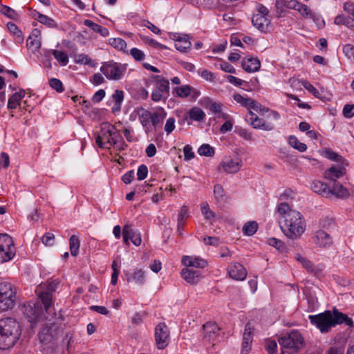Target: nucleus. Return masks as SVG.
Listing matches in <instances>:
<instances>
[{
	"label": "nucleus",
	"mask_w": 354,
	"mask_h": 354,
	"mask_svg": "<svg viewBox=\"0 0 354 354\" xmlns=\"http://www.w3.org/2000/svg\"><path fill=\"white\" fill-rule=\"evenodd\" d=\"M280 215V227L284 235L291 239H299L306 229V223L301 214L290 207L288 203H281L277 207Z\"/></svg>",
	"instance_id": "nucleus-2"
},
{
	"label": "nucleus",
	"mask_w": 354,
	"mask_h": 354,
	"mask_svg": "<svg viewBox=\"0 0 354 354\" xmlns=\"http://www.w3.org/2000/svg\"><path fill=\"white\" fill-rule=\"evenodd\" d=\"M344 55L350 59H354V46L351 44H346L343 47Z\"/></svg>",
	"instance_id": "nucleus-64"
},
{
	"label": "nucleus",
	"mask_w": 354,
	"mask_h": 354,
	"mask_svg": "<svg viewBox=\"0 0 354 354\" xmlns=\"http://www.w3.org/2000/svg\"><path fill=\"white\" fill-rule=\"evenodd\" d=\"M343 115L346 118L354 116V104H346L343 109Z\"/></svg>",
	"instance_id": "nucleus-60"
},
{
	"label": "nucleus",
	"mask_w": 354,
	"mask_h": 354,
	"mask_svg": "<svg viewBox=\"0 0 354 354\" xmlns=\"http://www.w3.org/2000/svg\"><path fill=\"white\" fill-rule=\"evenodd\" d=\"M52 54L62 66H66L68 63V57L65 52L53 50Z\"/></svg>",
	"instance_id": "nucleus-39"
},
{
	"label": "nucleus",
	"mask_w": 354,
	"mask_h": 354,
	"mask_svg": "<svg viewBox=\"0 0 354 354\" xmlns=\"http://www.w3.org/2000/svg\"><path fill=\"white\" fill-rule=\"evenodd\" d=\"M124 273L128 282L133 281L138 286H142L145 283V272L142 269H136L132 274L129 272Z\"/></svg>",
	"instance_id": "nucleus-17"
},
{
	"label": "nucleus",
	"mask_w": 354,
	"mask_h": 354,
	"mask_svg": "<svg viewBox=\"0 0 354 354\" xmlns=\"http://www.w3.org/2000/svg\"><path fill=\"white\" fill-rule=\"evenodd\" d=\"M0 12L13 19H15L18 17V15L15 10L5 5L0 6Z\"/></svg>",
	"instance_id": "nucleus-47"
},
{
	"label": "nucleus",
	"mask_w": 354,
	"mask_h": 354,
	"mask_svg": "<svg viewBox=\"0 0 354 354\" xmlns=\"http://www.w3.org/2000/svg\"><path fill=\"white\" fill-rule=\"evenodd\" d=\"M297 10L303 17L315 20V14L309 8L308 6L300 3Z\"/></svg>",
	"instance_id": "nucleus-42"
},
{
	"label": "nucleus",
	"mask_w": 354,
	"mask_h": 354,
	"mask_svg": "<svg viewBox=\"0 0 354 354\" xmlns=\"http://www.w3.org/2000/svg\"><path fill=\"white\" fill-rule=\"evenodd\" d=\"M346 173V169L343 166L336 167L332 166L326 169L324 174V178L334 182H337V179L344 176Z\"/></svg>",
	"instance_id": "nucleus-21"
},
{
	"label": "nucleus",
	"mask_w": 354,
	"mask_h": 354,
	"mask_svg": "<svg viewBox=\"0 0 354 354\" xmlns=\"http://www.w3.org/2000/svg\"><path fill=\"white\" fill-rule=\"evenodd\" d=\"M250 109H253L257 112L263 113L264 112L268 111V108L263 107L260 103L254 100H252V101L250 102Z\"/></svg>",
	"instance_id": "nucleus-63"
},
{
	"label": "nucleus",
	"mask_w": 354,
	"mask_h": 354,
	"mask_svg": "<svg viewBox=\"0 0 354 354\" xmlns=\"http://www.w3.org/2000/svg\"><path fill=\"white\" fill-rule=\"evenodd\" d=\"M37 20L41 24L46 25L50 28L57 27V24L55 21V20L45 15H39L38 17L37 18Z\"/></svg>",
	"instance_id": "nucleus-46"
},
{
	"label": "nucleus",
	"mask_w": 354,
	"mask_h": 354,
	"mask_svg": "<svg viewBox=\"0 0 354 354\" xmlns=\"http://www.w3.org/2000/svg\"><path fill=\"white\" fill-rule=\"evenodd\" d=\"M17 296L16 294L0 296V310L2 311L12 309L16 302Z\"/></svg>",
	"instance_id": "nucleus-25"
},
{
	"label": "nucleus",
	"mask_w": 354,
	"mask_h": 354,
	"mask_svg": "<svg viewBox=\"0 0 354 354\" xmlns=\"http://www.w3.org/2000/svg\"><path fill=\"white\" fill-rule=\"evenodd\" d=\"M314 242L320 248H329L333 243L332 237L324 230H318L316 232Z\"/></svg>",
	"instance_id": "nucleus-13"
},
{
	"label": "nucleus",
	"mask_w": 354,
	"mask_h": 354,
	"mask_svg": "<svg viewBox=\"0 0 354 354\" xmlns=\"http://www.w3.org/2000/svg\"><path fill=\"white\" fill-rule=\"evenodd\" d=\"M289 145L293 148L297 149L301 152L306 151L307 146L306 144L300 142L296 136H290L288 138Z\"/></svg>",
	"instance_id": "nucleus-37"
},
{
	"label": "nucleus",
	"mask_w": 354,
	"mask_h": 354,
	"mask_svg": "<svg viewBox=\"0 0 354 354\" xmlns=\"http://www.w3.org/2000/svg\"><path fill=\"white\" fill-rule=\"evenodd\" d=\"M241 66L244 71L248 73L257 72L261 67V62L258 58L250 57L243 58Z\"/></svg>",
	"instance_id": "nucleus-20"
},
{
	"label": "nucleus",
	"mask_w": 354,
	"mask_h": 354,
	"mask_svg": "<svg viewBox=\"0 0 354 354\" xmlns=\"http://www.w3.org/2000/svg\"><path fill=\"white\" fill-rule=\"evenodd\" d=\"M250 124L252 126L254 129H263L266 131H270L273 129V127L267 124L264 120L259 118L258 116H255L254 118H250Z\"/></svg>",
	"instance_id": "nucleus-30"
},
{
	"label": "nucleus",
	"mask_w": 354,
	"mask_h": 354,
	"mask_svg": "<svg viewBox=\"0 0 354 354\" xmlns=\"http://www.w3.org/2000/svg\"><path fill=\"white\" fill-rule=\"evenodd\" d=\"M49 85L58 93H62L64 90L62 82L57 78L50 79Z\"/></svg>",
	"instance_id": "nucleus-49"
},
{
	"label": "nucleus",
	"mask_w": 354,
	"mask_h": 354,
	"mask_svg": "<svg viewBox=\"0 0 354 354\" xmlns=\"http://www.w3.org/2000/svg\"><path fill=\"white\" fill-rule=\"evenodd\" d=\"M296 259L307 270V271L315 276L319 275L322 272V268L315 266L307 258L301 256L300 254L296 255Z\"/></svg>",
	"instance_id": "nucleus-18"
},
{
	"label": "nucleus",
	"mask_w": 354,
	"mask_h": 354,
	"mask_svg": "<svg viewBox=\"0 0 354 354\" xmlns=\"http://www.w3.org/2000/svg\"><path fill=\"white\" fill-rule=\"evenodd\" d=\"M201 212L205 219L209 220L215 216V214L209 209L207 203L201 207Z\"/></svg>",
	"instance_id": "nucleus-59"
},
{
	"label": "nucleus",
	"mask_w": 354,
	"mask_h": 354,
	"mask_svg": "<svg viewBox=\"0 0 354 354\" xmlns=\"http://www.w3.org/2000/svg\"><path fill=\"white\" fill-rule=\"evenodd\" d=\"M277 340L282 350L286 348L293 353H298L305 346L304 338L297 330H290L279 337Z\"/></svg>",
	"instance_id": "nucleus-4"
},
{
	"label": "nucleus",
	"mask_w": 354,
	"mask_h": 354,
	"mask_svg": "<svg viewBox=\"0 0 354 354\" xmlns=\"http://www.w3.org/2000/svg\"><path fill=\"white\" fill-rule=\"evenodd\" d=\"M174 39L176 41L175 47L178 50L186 52L187 50L191 48L192 44L187 35L181 36L180 34L176 33L174 35Z\"/></svg>",
	"instance_id": "nucleus-22"
},
{
	"label": "nucleus",
	"mask_w": 354,
	"mask_h": 354,
	"mask_svg": "<svg viewBox=\"0 0 354 354\" xmlns=\"http://www.w3.org/2000/svg\"><path fill=\"white\" fill-rule=\"evenodd\" d=\"M10 293L16 294V288L8 282H1L0 283V296L8 295Z\"/></svg>",
	"instance_id": "nucleus-40"
},
{
	"label": "nucleus",
	"mask_w": 354,
	"mask_h": 354,
	"mask_svg": "<svg viewBox=\"0 0 354 354\" xmlns=\"http://www.w3.org/2000/svg\"><path fill=\"white\" fill-rule=\"evenodd\" d=\"M268 244L277 249L280 252H286V245L281 241L276 238L272 237L268 239Z\"/></svg>",
	"instance_id": "nucleus-43"
},
{
	"label": "nucleus",
	"mask_w": 354,
	"mask_h": 354,
	"mask_svg": "<svg viewBox=\"0 0 354 354\" xmlns=\"http://www.w3.org/2000/svg\"><path fill=\"white\" fill-rule=\"evenodd\" d=\"M311 189L315 193L328 197L330 196V187L326 183L321 181H315L312 183Z\"/></svg>",
	"instance_id": "nucleus-28"
},
{
	"label": "nucleus",
	"mask_w": 354,
	"mask_h": 354,
	"mask_svg": "<svg viewBox=\"0 0 354 354\" xmlns=\"http://www.w3.org/2000/svg\"><path fill=\"white\" fill-rule=\"evenodd\" d=\"M167 113L162 108L160 109V112H155L151 113V122L154 127L162 122L166 117Z\"/></svg>",
	"instance_id": "nucleus-41"
},
{
	"label": "nucleus",
	"mask_w": 354,
	"mask_h": 354,
	"mask_svg": "<svg viewBox=\"0 0 354 354\" xmlns=\"http://www.w3.org/2000/svg\"><path fill=\"white\" fill-rule=\"evenodd\" d=\"M334 195L338 198H346L350 196L348 190L340 183L334 182L333 185L330 188V196Z\"/></svg>",
	"instance_id": "nucleus-24"
},
{
	"label": "nucleus",
	"mask_w": 354,
	"mask_h": 354,
	"mask_svg": "<svg viewBox=\"0 0 354 354\" xmlns=\"http://www.w3.org/2000/svg\"><path fill=\"white\" fill-rule=\"evenodd\" d=\"M322 155L328 160L335 161L337 162L343 163L344 161V159L342 156L329 148L325 149L322 152Z\"/></svg>",
	"instance_id": "nucleus-34"
},
{
	"label": "nucleus",
	"mask_w": 354,
	"mask_h": 354,
	"mask_svg": "<svg viewBox=\"0 0 354 354\" xmlns=\"http://www.w3.org/2000/svg\"><path fill=\"white\" fill-rule=\"evenodd\" d=\"M39 298V301H30L24 305V314L30 323L46 321L39 333V338L41 342L47 344L53 339L52 327L60 324L62 316L53 312L50 292H42Z\"/></svg>",
	"instance_id": "nucleus-1"
},
{
	"label": "nucleus",
	"mask_w": 354,
	"mask_h": 354,
	"mask_svg": "<svg viewBox=\"0 0 354 354\" xmlns=\"http://www.w3.org/2000/svg\"><path fill=\"white\" fill-rule=\"evenodd\" d=\"M84 26L90 28L94 32L99 33L102 37H106L109 34V32L106 28L102 27L90 19H86L84 21Z\"/></svg>",
	"instance_id": "nucleus-29"
},
{
	"label": "nucleus",
	"mask_w": 354,
	"mask_h": 354,
	"mask_svg": "<svg viewBox=\"0 0 354 354\" xmlns=\"http://www.w3.org/2000/svg\"><path fill=\"white\" fill-rule=\"evenodd\" d=\"M203 241L205 245L218 246L220 244V239L216 236H205Z\"/></svg>",
	"instance_id": "nucleus-62"
},
{
	"label": "nucleus",
	"mask_w": 354,
	"mask_h": 354,
	"mask_svg": "<svg viewBox=\"0 0 354 354\" xmlns=\"http://www.w3.org/2000/svg\"><path fill=\"white\" fill-rule=\"evenodd\" d=\"M336 25H344L354 30V19L343 15H337L334 20Z\"/></svg>",
	"instance_id": "nucleus-31"
},
{
	"label": "nucleus",
	"mask_w": 354,
	"mask_h": 354,
	"mask_svg": "<svg viewBox=\"0 0 354 354\" xmlns=\"http://www.w3.org/2000/svg\"><path fill=\"white\" fill-rule=\"evenodd\" d=\"M308 319L310 323L319 328L322 333H328L333 327L330 310H326L315 315H309Z\"/></svg>",
	"instance_id": "nucleus-8"
},
{
	"label": "nucleus",
	"mask_w": 354,
	"mask_h": 354,
	"mask_svg": "<svg viewBox=\"0 0 354 354\" xmlns=\"http://www.w3.org/2000/svg\"><path fill=\"white\" fill-rule=\"evenodd\" d=\"M252 22L254 26L262 32H266L268 29V25L270 24V20L261 15H254L252 18Z\"/></svg>",
	"instance_id": "nucleus-19"
},
{
	"label": "nucleus",
	"mask_w": 354,
	"mask_h": 354,
	"mask_svg": "<svg viewBox=\"0 0 354 354\" xmlns=\"http://www.w3.org/2000/svg\"><path fill=\"white\" fill-rule=\"evenodd\" d=\"M114 126L109 122H103L101 124L100 131L95 133V142L100 148H106V144L111 145L112 130Z\"/></svg>",
	"instance_id": "nucleus-9"
},
{
	"label": "nucleus",
	"mask_w": 354,
	"mask_h": 354,
	"mask_svg": "<svg viewBox=\"0 0 354 354\" xmlns=\"http://www.w3.org/2000/svg\"><path fill=\"white\" fill-rule=\"evenodd\" d=\"M75 62L78 64L91 65L92 60L88 55L84 54H80L76 55L75 58Z\"/></svg>",
	"instance_id": "nucleus-53"
},
{
	"label": "nucleus",
	"mask_w": 354,
	"mask_h": 354,
	"mask_svg": "<svg viewBox=\"0 0 354 354\" xmlns=\"http://www.w3.org/2000/svg\"><path fill=\"white\" fill-rule=\"evenodd\" d=\"M205 118V112L199 107L195 106L192 108L187 113H186L183 117L184 120L187 121V124L189 125L192 124L189 120H194L197 122L203 121Z\"/></svg>",
	"instance_id": "nucleus-15"
},
{
	"label": "nucleus",
	"mask_w": 354,
	"mask_h": 354,
	"mask_svg": "<svg viewBox=\"0 0 354 354\" xmlns=\"http://www.w3.org/2000/svg\"><path fill=\"white\" fill-rule=\"evenodd\" d=\"M80 241L75 235H72L69 239V247L71 254L73 257H76L79 253Z\"/></svg>",
	"instance_id": "nucleus-35"
},
{
	"label": "nucleus",
	"mask_w": 354,
	"mask_h": 354,
	"mask_svg": "<svg viewBox=\"0 0 354 354\" xmlns=\"http://www.w3.org/2000/svg\"><path fill=\"white\" fill-rule=\"evenodd\" d=\"M201 274V273L199 270L189 268V267L183 268L181 271L182 277L191 284L197 283L200 279Z\"/></svg>",
	"instance_id": "nucleus-16"
},
{
	"label": "nucleus",
	"mask_w": 354,
	"mask_h": 354,
	"mask_svg": "<svg viewBox=\"0 0 354 354\" xmlns=\"http://www.w3.org/2000/svg\"><path fill=\"white\" fill-rule=\"evenodd\" d=\"M25 96L24 90H21L19 92H17L12 95L8 102V109H15L19 106L21 108V104L20 103L21 99Z\"/></svg>",
	"instance_id": "nucleus-27"
},
{
	"label": "nucleus",
	"mask_w": 354,
	"mask_h": 354,
	"mask_svg": "<svg viewBox=\"0 0 354 354\" xmlns=\"http://www.w3.org/2000/svg\"><path fill=\"white\" fill-rule=\"evenodd\" d=\"M192 86L189 85H183L181 86L175 87L173 89V94L177 97L185 98L190 95Z\"/></svg>",
	"instance_id": "nucleus-33"
},
{
	"label": "nucleus",
	"mask_w": 354,
	"mask_h": 354,
	"mask_svg": "<svg viewBox=\"0 0 354 354\" xmlns=\"http://www.w3.org/2000/svg\"><path fill=\"white\" fill-rule=\"evenodd\" d=\"M21 330L19 322L12 317L0 319V349L11 348L19 339Z\"/></svg>",
	"instance_id": "nucleus-3"
},
{
	"label": "nucleus",
	"mask_w": 354,
	"mask_h": 354,
	"mask_svg": "<svg viewBox=\"0 0 354 354\" xmlns=\"http://www.w3.org/2000/svg\"><path fill=\"white\" fill-rule=\"evenodd\" d=\"M221 165L225 172L235 174L240 170L242 166V160L239 158L236 159H229L223 160Z\"/></svg>",
	"instance_id": "nucleus-14"
},
{
	"label": "nucleus",
	"mask_w": 354,
	"mask_h": 354,
	"mask_svg": "<svg viewBox=\"0 0 354 354\" xmlns=\"http://www.w3.org/2000/svg\"><path fill=\"white\" fill-rule=\"evenodd\" d=\"M113 99L115 102V106L118 109H120L121 103L124 99V93L122 91L116 90L113 94Z\"/></svg>",
	"instance_id": "nucleus-51"
},
{
	"label": "nucleus",
	"mask_w": 354,
	"mask_h": 354,
	"mask_svg": "<svg viewBox=\"0 0 354 354\" xmlns=\"http://www.w3.org/2000/svg\"><path fill=\"white\" fill-rule=\"evenodd\" d=\"M235 132L242 138H243L245 140L248 141H252L254 140V138L252 137V133L248 131L247 129L241 128V127H237L235 128Z\"/></svg>",
	"instance_id": "nucleus-48"
},
{
	"label": "nucleus",
	"mask_w": 354,
	"mask_h": 354,
	"mask_svg": "<svg viewBox=\"0 0 354 354\" xmlns=\"http://www.w3.org/2000/svg\"><path fill=\"white\" fill-rule=\"evenodd\" d=\"M198 153L201 156L212 157L214 155V149L208 144H203L198 149Z\"/></svg>",
	"instance_id": "nucleus-44"
},
{
	"label": "nucleus",
	"mask_w": 354,
	"mask_h": 354,
	"mask_svg": "<svg viewBox=\"0 0 354 354\" xmlns=\"http://www.w3.org/2000/svg\"><path fill=\"white\" fill-rule=\"evenodd\" d=\"M129 232L131 235V242L136 246H139L142 243V239L140 233L138 231H136L131 229L129 227Z\"/></svg>",
	"instance_id": "nucleus-50"
},
{
	"label": "nucleus",
	"mask_w": 354,
	"mask_h": 354,
	"mask_svg": "<svg viewBox=\"0 0 354 354\" xmlns=\"http://www.w3.org/2000/svg\"><path fill=\"white\" fill-rule=\"evenodd\" d=\"M258 229V223L256 221H248L243 227V232L246 236H252Z\"/></svg>",
	"instance_id": "nucleus-36"
},
{
	"label": "nucleus",
	"mask_w": 354,
	"mask_h": 354,
	"mask_svg": "<svg viewBox=\"0 0 354 354\" xmlns=\"http://www.w3.org/2000/svg\"><path fill=\"white\" fill-rule=\"evenodd\" d=\"M265 348L269 354H274L277 352V344L275 340L267 339Z\"/></svg>",
	"instance_id": "nucleus-52"
},
{
	"label": "nucleus",
	"mask_w": 354,
	"mask_h": 354,
	"mask_svg": "<svg viewBox=\"0 0 354 354\" xmlns=\"http://www.w3.org/2000/svg\"><path fill=\"white\" fill-rule=\"evenodd\" d=\"M41 31L39 29H33L27 39V46L33 48L35 50H38L41 45L40 41Z\"/></svg>",
	"instance_id": "nucleus-23"
},
{
	"label": "nucleus",
	"mask_w": 354,
	"mask_h": 354,
	"mask_svg": "<svg viewBox=\"0 0 354 354\" xmlns=\"http://www.w3.org/2000/svg\"><path fill=\"white\" fill-rule=\"evenodd\" d=\"M220 328L218 325L212 322H208L203 326V337L206 342L214 341L218 337Z\"/></svg>",
	"instance_id": "nucleus-11"
},
{
	"label": "nucleus",
	"mask_w": 354,
	"mask_h": 354,
	"mask_svg": "<svg viewBox=\"0 0 354 354\" xmlns=\"http://www.w3.org/2000/svg\"><path fill=\"white\" fill-rule=\"evenodd\" d=\"M109 44L115 48L124 51L127 48L126 41L121 38H111L109 40Z\"/></svg>",
	"instance_id": "nucleus-45"
},
{
	"label": "nucleus",
	"mask_w": 354,
	"mask_h": 354,
	"mask_svg": "<svg viewBox=\"0 0 354 354\" xmlns=\"http://www.w3.org/2000/svg\"><path fill=\"white\" fill-rule=\"evenodd\" d=\"M123 139L122 136L120 133L119 131L117 130L115 127L114 126V129L112 130V138H111V145L115 146L118 144L120 141Z\"/></svg>",
	"instance_id": "nucleus-56"
},
{
	"label": "nucleus",
	"mask_w": 354,
	"mask_h": 354,
	"mask_svg": "<svg viewBox=\"0 0 354 354\" xmlns=\"http://www.w3.org/2000/svg\"><path fill=\"white\" fill-rule=\"evenodd\" d=\"M230 277L235 280L243 281L247 276L246 269L239 263H234L227 267Z\"/></svg>",
	"instance_id": "nucleus-12"
},
{
	"label": "nucleus",
	"mask_w": 354,
	"mask_h": 354,
	"mask_svg": "<svg viewBox=\"0 0 354 354\" xmlns=\"http://www.w3.org/2000/svg\"><path fill=\"white\" fill-rule=\"evenodd\" d=\"M151 77L156 82L155 89L151 93V100L154 102L166 100L169 95V81L160 75H152Z\"/></svg>",
	"instance_id": "nucleus-5"
},
{
	"label": "nucleus",
	"mask_w": 354,
	"mask_h": 354,
	"mask_svg": "<svg viewBox=\"0 0 354 354\" xmlns=\"http://www.w3.org/2000/svg\"><path fill=\"white\" fill-rule=\"evenodd\" d=\"M303 86L308 90L309 92H310L315 97H319V92L318 90L314 87L308 81H304L302 82Z\"/></svg>",
	"instance_id": "nucleus-61"
},
{
	"label": "nucleus",
	"mask_w": 354,
	"mask_h": 354,
	"mask_svg": "<svg viewBox=\"0 0 354 354\" xmlns=\"http://www.w3.org/2000/svg\"><path fill=\"white\" fill-rule=\"evenodd\" d=\"M148 174V168L145 165H141L138 167L137 176L139 180L145 179Z\"/></svg>",
	"instance_id": "nucleus-55"
},
{
	"label": "nucleus",
	"mask_w": 354,
	"mask_h": 354,
	"mask_svg": "<svg viewBox=\"0 0 354 354\" xmlns=\"http://www.w3.org/2000/svg\"><path fill=\"white\" fill-rule=\"evenodd\" d=\"M182 263L186 267L204 268L207 266V262L205 260L190 256H183Z\"/></svg>",
	"instance_id": "nucleus-26"
},
{
	"label": "nucleus",
	"mask_w": 354,
	"mask_h": 354,
	"mask_svg": "<svg viewBox=\"0 0 354 354\" xmlns=\"http://www.w3.org/2000/svg\"><path fill=\"white\" fill-rule=\"evenodd\" d=\"M126 66L113 61L104 62L100 67V71L109 80H119L126 71Z\"/></svg>",
	"instance_id": "nucleus-7"
},
{
	"label": "nucleus",
	"mask_w": 354,
	"mask_h": 354,
	"mask_svg": "<svg viewBox=\"0 0 354 354\" xmlns=\"http://www.w3.org/2000/svg\"><path fill=\"white\" fill-rule=\"evenodd\" d=\"M188 208L186 205H183L180 208V213L178 215V223L184 225V220L187 216Z\"/></svg>",
	"instance_id": "nucleus-58"
},
{
	"label": "nucleus",
	"mask_w": 354,
	"mask_h": 354,
	"mask_svg": "<svg viewBox=\"0 0 354 354\" xmlns=\"http://www.w3.org/2000/svg\"><path fill=\"white\" fill-rule=\"evenodd\" d=\"M131 55L136 61H142L145 59V53L137 48H133L130 51Z\"/></svg>",
	"instance_id": "nucleus-54"
},
{
	"label": "nucleus",
	"mask_w": 354,
	"mask_h": 354,
	"mask_svg": "<svg viewBox=\"0 0 354 354\" xmlns=\"http://www.w3.org/2000/svg\"><path fill=\"white\" fill-rule=\"evenodd\" d=\"M16 254V249L11 236L7 234H0V262L11 260Z\"/></svg>",
	"instance_id": "nucleus-6"
},
{
	"label": "nucleus",
	"mask_w": 354,
	"mask_h": 354,
	"mask_svg": "<svg viewBox=\"0 0 354 354\" xmlns=\"http://www.w3.org/2000/svg\"><path fill=\"white\" fill-rule=\"evenodd\" d=\"M137 113L139 116L140 121L142 125L148 129V126L149 124V121L151 118V113L148 110L145 109L142 107H140L138 109Z\"/></svg>",
	"instance_id": "nucleus-32"
},
{
	"label": "nucleus",
	"mask_w": 354,
	"mask_h": 354,
	"mask_svg": "<svg viewBox=\"0 0 354 354\" xmlns=\"http://www.w3.org/2000/svg\"><path fill=\"white\" fill-rule=\"evenodd\" d=\"M169 330L165 323H160L155 328L156 344L158 349H164L168 346Z\"/></svg>",
	"instance_id": "nucleus-10"
},
{
	"label": "nucleus",
	"mask_w": 354,
	"mask_h": 354,
	"mask_svg": "<svg viewBox=\"0 0 354 354\" xmlns=\"http://www.w3.org/2000/svg\"><path fill=\"white\" fill-rule=\"evenodd\" d=\"M345 318H346V314L339 312L337 308H334L332 313L333 327L343 324Z\"/></svg>",
	"instance_id": "nucleus-38"
},
{
	"label": "nucleus",
	"mask_w": 354,
	"mask_h": 354,
	"mask_svg": "<svg viewBox=\"0 0 354 354\" xmlns=\"http://www.w3.org/2000/svg\"><path fill=\"white\" fill-rule=\"evenodd\" d=\"M41 241L45 245L51 246L54 244L55 235L50 232L46 233L44 234Z\"/></svg>",
	"instance_id": "nucleus-57"
}]
</instances>
